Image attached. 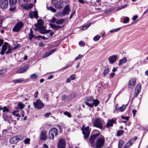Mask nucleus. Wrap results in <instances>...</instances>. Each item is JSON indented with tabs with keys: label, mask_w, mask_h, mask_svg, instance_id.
<instances>
[{
	"label": "nucleus",
	"mask_w": 148,
	"mask_h": 148,
	"mask_svg": "<svg viewBox=\"0 0 148 148\" xmlns=\"http://www.w3.org/2000/svg\"><path fill=\"white\" fill-rule=\"evenodd\" d=\"M23 24L22 22H19L16 23L14 28H21L23 27Z\"/></svg>",
	"instance_id": "nucleus-29"
},
{
	"label": "nucleus",
	"mask_w": 148,
	"mask_h": 148,
	"mask_svg": "<svg viewBox=\"0 0 148 148\" xmlns=\"http://www.w3.org/2000/svg\"><path fill=\"white\" fill-rule=\"evenodd\" d=\"M30 140L29 138H26L25 139L24 142V143L25 144H27L29 143V142Z\"/></svg>",
	"instance_id": "nucleus-46"
},
{
	"label": "nucleus",
	"mask_w": 148,
	"mask_h": 148,
	"mask_svg": "<svg viewBox=\"0 0 148 148\" xmlns=\"http://www.w3.org/2000/svg\"><path fill=\"white\" fill-rule=\"evenodd\" d=\"M28 68L29 66L27 64H24L23 67L22 68L24 71V72H25Z\"/></svg>",
	"instance_id": "nucleus-41"
},
{
	"label": "nucleus",
	"mask_w": 148,
	"mask_h": 148,
	"mask_svg": "<svg viewBox=\"0 0 148 148\" xmlns=\"http://www.w3.org/2000/svg\"><path fill=\"white\" fill-rule=\"evenodd\" d=\"M33 104L34 108L38 109H40L42 108L45 106L44 104L40 99H37L36 102H33Z\"/></svg>",
	"instance_id": "nucleus-2"
},
{
	"label": "nucleus",
	"mask_w": 148,
	"mask_h": 148,
	"mask_svg": "<svg viewBox=\"0 0 148 148\" xmlns=\"http://www.w3.org/2000/svg\"><path fill=\"white\" fill-rule=\"evenodd\" d=\"M84 125H83L82 128V134L84 135V138L85 139H87L89 136L90 132L89 131V127L87 126L85 127L84 128Z\"/></svg>",
	"instance_id": "nucleus-3"
},
{
	"label": "nucleus",
	"mask_w": 148,
	"mask_h": 148,
	"mask_svg": "<svg viewBox=\"0 0 148 148\" xmlns=\"http://www.w3.org/2000/svg\"><path fill=\"white\" fill-rule=\"evenodd\" d=\"M47 8L48 10H50L53 12H55L56 11V10L52 6L47 7Z\"/></svg>",
	"instance_id": "nucleus-34"
},
{
	"label": "nucleus",
	"mask_w": 148,
	"mask_h": 148,
	"mask_svg": "<svg viewBox=\"0 0 148 148\" xmlns=\"http://www.w3.org/2000/svg\"><path fill=\"white\" fill-rule=\"evenodd\" d=\"M8 0H0V7L2 9H5L8 7Z\"/></svg>",
	"instance_id": "nucleus-14"
},
{
	"label": "nucleus",
	"mask_w": 148,
	"mask_h": 148,
	"mask_svg": "<svg viewBox=\"0 0 148 148\" xmlns=\"http://www.w3.org/2000/svg\"><path fill=\"white\" fill-rule=\"evenodd\" d=\"M14 50L13 47H12L10 44H8V50L5 53L6 54L10 53H12V51Z\"/></svg>",
	"instance_id": "nucleus-22"
},
{
	"label": "nucleus",
	"mask_w": 148,
	"mask_h": 148,
	"mask_svg": "<svg viewBox=\"0 0 148 148\" xmlns=\"http://www.w3.org/2000/svg\"><path fill=\"white\" fill-rule=\"evenodd\" d=\"M40 140H45L47 138L46 136V131L44 130L41 131L40 135Z\"/></svg>",
	"instance_id": "nucleus-20"
},
{
	"label": "nucleus",
	"mask_w": 148,
	"mask_h": 148,
	"mask_svg": "<svg viewBox=\"0 0 148 148\" xmlns=\"http://www.w3.org/2000/svg\"><path fill=\"white\" fill-rule=\"evenodd\" d=\"M116 118H113L109 120L108 122L106 123V125L104 126V128H108L110 127H112L114 123H116Z\"/></svg>",
	"instance_id": "nucleus-12"
},
{
	"label": "nucleus",
	"mask_w": 148,
	"mask_h": 148,
	"mask_svg": "<svg viewBox=\"0 0 148 148\" xmlns=\"http://www.w3.org/2000/svg\"><path fill=\"white\" fill-rule=\"evenodd\" d=\"M136 79L135 78H132L130 79L128 85V88L131 89H133L136 85Z\"/></svg>",
	"instance_id": "nucleus-7"
},
{
	"label": "nucleus",
	"mask_w": 148,
	"mask_h": 148,
	"mask_svg": "<svg viewBox=\"0 0 148 148\" xmlns=\"http://www.w3.org/2000/svg\"><path fill=\"white\" fill-rule=\"evenodd\" d=\"M129 20V19L128 17H125L123 21V23H127Z\"/></svg>",
	"instance_id": "nucleus-50"
},
{
	"label": "nucleus",
	"mask_w": 148,
	"mask_h": 148,
	"mask_svg": "<svg viewBox=\"0 0 148 148\" xmlns=\"http://www.w3.org/2000/svg\"><path fill=\"white\" fill-rule=\"evenodd\" d=\"M138 138L137 136L130 139L128 142L125 145L123 148H129L132 146L134 141L136 140Z\"/></svg>",
	"instance_id": "nucleus-10"
},
{
	"label": "nucleus",
	"mask_w": 148,
	"mask_h": 148,
	"mask_svg": "<svg viewBox=\"0 0 148 148\" xmlns=\"http://www.w3.org/2000/svg\"><path fill=\"white\" fill-rule=\"evenodd\" d=\"M20 140V137L18 136H17L11 138L10 140V142L11 144H16Z\"/></svg>",
	"instance_id": "nucleus-16"
},
{
	"label": "nucleus",
	"mask_w": 148,
	"mask_h": 148,
	"mask_svg": "<svg viewBox=\"0 0 148 148\" xmlns=\"http://www.w3.org/2000/svg\"><path fill=\"white\" fill-rule=\"evenodd\" d=\"M8 43L6 42H5L1 47V49L5 51L7 50L8 46Z\"/></svg>",
	"instance_id": "nucleus-30"
},
{
	"label": "nucleus",
	"mask_w": 148,
	"mask_h": 148,
	"mask_svg": "<svg viewBox=\"0 0 148 148\" xmlns=\"http://www.w3.org/2000/svg\"><path fill=\"white\" fill-rule=\"evenodd\" d=\"M50 55L49 52H47L46 53H45V54L43 55V58H45L49 56Z\"/></svg>",
	"instance_id": "nucleus-60"
},
{
	"label": "nucleus",
	"mask_w": 148,
	"mask_h": 148,
	"mask_svg": "<svg viewBox=\"0 0 148 148\" xmlns=\"http://www.w3.org/2000/svg\"><path fill=\"white\" fill-rule=\"evenodd\" d=\"M17 0H9V5L10 6V10L11 11H14L16 8V3Z\"/></svg>",
	"instance_id": "nucleus-11"
},
{
	"label": "nucleus",
	"mask_w": 148,
	"mask_h": 148,
	"mask_svg": "<svg viewBox=\"0 0 148 148\" xmlns=\"http://www.w3.org/2000/svg\"><path fill=\"white\" fill-rule=\"evenodd\" d=\"M124 132L123 130H119L117 132L116 135L118 136H120Z\"/></svg>",
	"instance_id": "nucleus-35"
},
{
	"label": "nucleus",
	"mask_w": 148,
	"mask_h": 148,
	"mask_svg": "<svg viewBox=\"0 0 148 148\" xmlns=\"http://www.w3.org/2000/svg\"><path fill=\"white\" fill-rule=\"evenodd\" d=\"M100 37L99 36H96L93 38V39L95 41H97L99 40Z\"/></svg>",
	"instance_id": "nucleus-48"
},
{
	"label": "nucleus",
	"mask_w": 148,
	"mask_h": 148,
	"mask_svg": "<svg viewBox=\"0 0 148 148\" xmlns=\"http://www.w3.org/2000/svg\"><path fill=\"white\" fill-rule=\"evenodd\" d=\"M98 133L90 136L89 141L90 142L91 147L93 148H101L104 145L105 139L104 137L102 136V138H99L97 139L95 143V140L100 134V132L99 130H96Z\"/></svg>",
	"instance_id": "nucleus-1"
},
{
	"label": "nucleus",
	"mask_w": 148,
	"mask_h": 148,
	"mask_svg": "<svg viewBox=\"0 0 148 148\" xmlns=\"http://www.w3.org/2000/svg\"><path fill=\"white\" fill-rule=\"evenodd\" d=\"M34 35L33 34H29V40H31L33 38Z\"/></svg>",
	"instance_id": "nucleus-59"
},
{
	"label": "nucleus",
	"mask_w": 148,
	"mask_h": 148,
	"mask_svg": "<svg viewBox=\"0 0 148 148\" xmlns=\"http://www.w3.org/2000/svg\"><path fill=\"white\" fill-rule=\"evenodd\" d=\"M138 138L137 136L130 139L128 142L125 145L123 148H129L132 146L134 141L136 140Z\"/></svg>",
	"instance_id": "nucleus-8"
},
{
	"label": "nucleus",
	"mask_w": 148,
	"mask_h": 148,
	"mask_svg": "<svg viewBox=\"0 0 148 148\" xmlns=\"http://www.w3.org/2000/svg\"><path fill=\"white\" fill-rule=\"evenodd\" d=\"M124 141L122 140H120L118 143V148H121L123 145H124Z\"/></svg>",
	"instance_id": "nucleus-31"
},
{
	"label": "nucleus",
	"mask_w": 148,
	"mask_h": 148,
	"mask_svg": "<svg viewBox=\"0 0 148 148\" xmlns=\"http://www.w3.org/2000/svg\"><path fill=\"white\" fill-rule=\"evenodd\" d=\"M70 10L69 5H67L64 8L63 11L65 15L69 14Z\"/></svg>",
	"instance_id": "nucleus-21"
},
{
	"label": "nucleus",
	"mask_w": 148,
	"mask_h": 148,
	"mask_svg": "<svg viewBox=\"0 0 148 148\" xmlns=\"http://www.w3.org/2000/svg\"><path fill=\"white\" fill-rule=\"evenodd\" d=\"M127 61V59L126 58H123L122 59H121L119 61V62L118 64V66H120L123 64L125 63Z\"/></svg>",
	"instance_id": "nucleus-24"
},
{
	"label": "nucleus",
	"mask_w": 148,
	"mask_h": 148,
	"mask_svg": "<svg viewBox=\"0 0 148 148\" xmlns=\"http://www.w3.org/2000/svg\"><path fill=\"white\" fill-rule=\"evenodd\" d=\"M21 28H13L12 31L13 32H18L20 30Z\"/></svg>",
	"instance_id": "nucleus-57"
},
{
	"label": "nucleus",
	"mask_w": 148,
	"mask_h": 148,
	"mask_svg": "<svg viewBox=\"0 0 148 148\" xmlns=\"http://www.w3.org/2000/svg\"><path fill=\"white\" fill-rule=\"evenodd\" d=\"M121 118L122 119H125L126 120H128L129 119V117L128 116H121Z\"/></svg>",
	"instance_id": "nucleus-63"
},
{
	"label": "nucleus",
	"mask_w": 148,
	"mask_h": 148,
	"mask_svg": "<svg viewBox=\"0 0 148 148\" xmlns=\"http://www.w3.org/2000/svg\"><path fill=\"white\" fill-rule=\"evenodd\" d=\"M58 133L57 129L56 128H53L51 129L49 132V134L51 139H53L54 136H56Z\"/></svg>",
	"instance_id": "nucleus-5"
},
{
	"label": "nucleus",
	"mask_w": 148,
	"mask_h": 148,
	"mask_svg": "<svg viewBox=\"0 0 148 148\" xmlns=\"http://www.w3.org/2000/svg\"><path fill=\"white\" fill-rule=\"evenodd\" d=\"M127 106V104L123 105L122 106L119 108V111L120 112H123L125 110Z\"/></svg>",
	"instance_id": "nucleus-32"
},
{
	"label": "nucleus",
	"mask_w": 148,
	"mask_h": 148,
	"mask_svg": "<svg viewBox=\"0 0 148 148\" xmlns=\"http://www.w3.org/2000/svg\"><path fill=\"white\" fill-rule=\"evenodd\" d=\"M72 94H71V95L66 96V100L65 101V102H66V101H68L71 100L72 98Z\"/></svg>",
	"instance_id": "nucleus-42"
},
{
	"label": "nucleus",
	"mask_w": 148,
	"mask_h": 148,
	"mask_svg": "<svg viewBox=\"0 0 148 148\" xmlns=\"http://www.w3.org/2000/svg\"><path fill=\"white\" fill-rule=\"evenodd\" d=\"M23 80V79H16L12 80V82L14 84L20 83L22 82Z\"/></svg>",
	"instance_id": "nucleus-28"
},
{
	"label": "nucleus",
	"mask_w": 148,
	"mask_h": 148,
	"mask_svg": "<svg viewBox=\"0 0 148 148\" xmlns=\"http://www.w3.org/2000/svg\"><path fill=\"white\" fill-rule=\"evenodd\" d=\"M76 75L75 74H73L71 75L70 77L69 78L71 80H73L75 79V76Z\"/></svg>",
	"instance_id": "nucleus-54"
},
{
	"label": "nucleus",
	"mask_w": 148,
	"mask_h": 148,
	"mask_svg": "<svg viewBox=\"0 0 148 148\" xmlns=\"http://www.w3.org/2000/svg\"><path fill=\"white\" fill-rule=\"evenodd\" d=\"M66 143L64 139L60 138L58 143V148H65Z\"/></svg>",
	"instance_id": "nucleus-13"
},
{
	"label": "nucleus",
	"mask_w": 148,
	"mask_h": 148,
	"mask_svg": "<svg viewBox=\"0 0 148 148\" xmlns=\"http://www.w3.org/2000/svg\"><path fill=\"white\" fill-rule=\"evenodd\" d=\"M45 28H34V30L36 31H39L41 34H44L45 33Z\"/></svg>",
	"instance_id": "nucleus-26"
},
{
	"label": "nucleus",
	"mask_w": 148,
	"mask_h": 148,
	"mask_svg": "<svg viewBox=\"0 0 148 148\" xmlns=\"http://www.w3.org/2000/svg\"><path fill=\"white\" fill-rule=\"evenodd\" d=\"M65 21L63 19H60L56 21V23L57 24H62Z\"/></svg>",
	"instance_id": "nucleus-36"
},
{
	"label": "nucleus",
	"mask_w": 148,
	"mask_h": 148,
	"mask_svg": "<svg viewBox=\"0 0 148 148\" xmlns=\"http://www.w3.org/2000/svg\"><path fill=\"white\" fill-rule=\"evenodd\" d=\"M79 44V45H82V46H84L85 45V43L84 42L82 41H80Z\"/></svg>",
	"instance_id": "nucleus-53"
},
{
	"label": "nucleus",
	"mask_w": 148,
	"mask_h": 148,
	"mask_svg": "<svg viewBox=\"0 0 148 148\" xmlns=\"http://www.w3.org/2000/svg\"><path fill=\"white\" fill-rule=\"evenodd\" d=\"M139 93L137 92L136 91H134V94L133 97L132 99V100L135 97H136L139 94Z\"/></svg>",
	"instance_id": "nucleus-47"
},
{
	"label": "nucleus",
	"mask_w": 148,
	"mask_h": 148,
	"mask_svg": "<svg viewBox=\"0 0 148 148\" xmlns=\"http://www.w3.org/2000/svg\"><path fill=\"white\" fill-rule=\"evenodd\" d=\"M93 102L90 104L87 101H85V104L90 108H93L94 106L96 107L98 106L100 103V101L97 99H93Z\"/></svg>",
	"instance_id": "nucleus-4"
},
{
	"label": "nucleus",
	"mask_w": 148,
	"mask_h": 148,
	"mask_svg": "<svg viewBox=\"0 0 148 148\" xmlns=\"http://www.w3.org/2000/svg\"><path fill=\"white\" fill-rule=\"evenodd\" d=\"M38 37L39 38H41L43 40H48V38H47L45 37V36H41L40 35H38Z\"/></svg>",
	"instance_id": "nucleus-55"
},
{
	"label": "nucleus",
	"mask_w": 148,
	"mask_h": 148,
	"mask_svg": "<svg viewBox=\"0 0 148 148\" xmlns=\"http://www.w3.org/2000/svg\"><path fill=\"white\" fill-rule=\"evenodd\" d=\"M18 106L19 107L20 109H22L24 108L25 105L22 102H20L18 103Z\"/></svg>",
	"instance_id": "nucleus-37"
},
{
	"label": "nucleus",
	"mask_w": 148,
	"mask_h": 148,
	"mask_svg": "<svg viewBox=\"0 0 148 148\" xmlns=\"http://www.w3.org/2000/svg\"><path fill=\"white\" fill-rule=\"evenodd\" d=\"M93 99L94 98L93 97L89 96L85 97L84 100H86V101L91 102L92 101Z\"/></svg>",
	"instance_id": "nucleus-23"
},
{
	"label": "nucleus",
	"mask_w": 148,
	"mask_h": 148,
	"mask_svg": "<svg viewBox=\"0 0 148 148\" xmlns=\"http://www.w3.org/2000/svg\"><path fill=\"white\" fill-rule=\"evenodd\" d=\"M121 28H116L113 29H112L110 31V32L111 33H113L117 32Z\"/></svg>",
	"instance_id": "nucleus-49"
},
{
	"label": "nucleus",
	"mask_w": 148,
	"mask_h": 148,
	"mask_svg": "<svg viewBox=\"0 0 148 148\" xmlns=\"http://www.w3.org/2000/svg\"><path fill=\"white\" fill-rule=\"evenodd\" d=\"M93 126L100 129H102L103 126L101 121L98 118H96L93 123Z\"/></svg>",
	"instance_id": "nucleus-6"
},
{
	"label": "nucleus",
	"mask_w": 148,
	"mask_h": 148,
	"mask_svg": "<svg viewBox=\"0 0 148 148\" xmlns=\"http://www.w3.org/2000/svg\"><path fill=\"white\" fill-rule=\"evenodd\" d=\"M51 112L47 113L44 114L46 118H48L50 115H51Z\"/></svg>",
	"instance_id": "nucleus-52"
},
{
	"label": "nucleus",
	"mask_w": 148,
	"mask_h": 148,
	"mask_svg": "<svg viewBox=\"0 0 148 148\" xmlns=\"http://www.w3.org/2000/svg\"><path fill=\"white\" fill-rule=\"evenodd\" d=\"M43 21L42 20L40 19L38 20V23L37 25H38L39 27L38 28H43L42 27V26L43 25ZM36 24H35V26L36 27ZM43 28H44V27Z\"/></svg>",
	"instance_id": "nucleus-27"
},
{
	"label": "nucleus",
	"mask_w": 148,
	"mask_h": 148,
	"mask_svg": "<svg viewBox=\"0 0 148 148\" xmlns=\"http://www.w3.org/2000/svg\"><path fill=\"white\" fill-rule=\"evenodd\" d=\"M54 6L58 9H61L63 6V3L62 0H59L54 3Z\"/></svg>",
	"instance_id": "nucleus-15"
},
{
	"label": "nucleus",
	"mask_w": 148,
	"mask_h": 148,
	"mask_svg": "<svg viewBox=\"0 0 148 148\" xmlns=\"http://www.w3.org/2000/svg\"><path fill=\"white\" fill-rule=\"evenodd\" d=\"M24 71L22 68H21L18 70L17 71V73H24Z\"/></svg>",
	"instance_id": "nucleus-51"
},
{
	"label": "nucleus",
	"mask_w": 148,
	"mask_h": 148,
	"mask_svg": "<svg viewBox=\"0 0 148 148\" xmlns=\"http://www.w3.org/2000/svg\"><path fill=\"white\" fill-rule=\"evenodd\" d=\"M117 57L116 55H113L110 56L108 58L110 64H112L115 62L117 60Z\"/></svg>",
	"instance_id": "nucleus-17"
},
{
	"label": "nucleus",
	"mask_w": 148,
	"mask_h": 148,
	"mask_svg": "<svg viewBox=\"0 0 148 148\" xmlns=\"http://www.w3.org/2000/svg\"><path fill=\"white\" fill-rule=\"evenodd\" d=\"M58 16L61 17H63L65 16L63 11L59 12L58 13Z\"/></svg>",
	"instance_id": "nucleus-44"
},
{
	"label": "nucleus",
	"mask_w": 148,
	"mask_h": 148,
	"mask_svg": "<svg viewBox=\"0 0 148 148\" xmlns=\"http://www.w3.org/2000/svg\"><path fill=\"white\" fill-rule=\"evenodd\" d=\"M29 16L30 18H32L33 17H34L36 19L38 18V13L37 11H34V12L30 11L29 12Z\"/></svg>",
	"instance_id": "nucleus-18"
},
{
	"label": "nucleus",
	"mask_w": 148,
	"mask_h": 148,
	"mask_svg": "<svg viewBox=\"0 0 148 148\" xmlns=\"http://www.w3.org/2000/svg\"><path fill=\"white\" fill-rule=\"evenodd\" d=\"M56 19L54 17H53L50 20V21L52 23H54L56 21Z\"/></svg>",
	"instance_id": "nucleus-64"
},
{
	"label": "nucleus",
	"mask_w": 148,
	"mask_h": 148,
	"mask_svg": "<svg viewBox=\"0 0 148 148\" xmlns=\"http://www.w3.org/2000/svg\"><path fill=\"white\" fill-rule=\"evenodd\" d=\"M141 85L140 84H138L136 86L134 91L140 93L141 90Z\"/></svg>",
	"instance_id": "nucleus-25"
},
{
	"label": "nucleus",
	"mask_w": 148,
	"mask_h": 148,
	"mask_svg": "<svg viewBox=\"0 0 148 148\" xmlns=\"http://www.w3.org/2000/svg\"><path fill=\"white\" fill-rule=\"evenodd\" d=\"M91 24V23H89L83 26L82 28H88Z\"/></svg>",
	"instance_id": "nucleus-45"
},
{
	"label": "nucleus",
	"mask_w": 148,
	"mask_h": 148,
	"mask_svg": "<svg viewBox=\"0 0 148 148\" xmlns=\"http://www.w3.org/2000/svg\"><path fill=\"white\" fill-rule=\"evenodd\" d=\"M109 72V69L108 68H107L105 69L103 72L104 75L105 76L107 75Z\"/></svg>",
	"instance_id": "nucleus-39"
},
{
	"label": "nucleus",
	"mask_w": 148,
	"mask_h": 148,
	"mask_svg": "<svg viewBox=\"0 0 148 148\" xmlns=\"http://www.w3.org/2000/svg\"><path fill=\"white\" fill-rule=\"evenodd\" d=\"M38 77V75L35 74H32L30 76V78L32 79H34Z\"/></svg>",
	"instance_id": "nucleus-40"
},
{
	"label": "nucleus",
	"mask_w": 148,
	"mask_h": 148,
	"mask_svg": "<svg viewBox=\"0 0 148 148\" xmlns=\"http://www.w3.org/2000/svg\"><path fill=\"white\" fill-rule=\"evenodd\" d=\"M2 110L3 113H6V112H8L9 111V109L5 106L2 107Z\"/></svg>",
	"instance_id": "nucleus-38"
},
{
	"label": "nucleus",
	"mask_w": 148,
	"mask_h": 148,
	"mask_svg": "<svg viewBox=\"0 0 148 148\" xmlns=\"http://www.w3.org/2000/svg\"><path fill=\"white\" fill-rule=\"evenodd\" d=\"M64 114L65 115H66L69 117H71V115L69 112L65 111L64 112Z\"/></svg>",
	"instance_id": "nucleus-43"
},
{
	"label": "nucleus",
	"mask_w": 148,
	"mask_h": 148,
	"mask_svg": "<svg viewBox=\"0 0 148 148\" xmlns=\"http://www.w3.org/2000/svg\"><path fill=\"white\" fill-rule=\"evenodd\" d=\"M82 57V56L81 54H79V55L77 57L75 58V60H77L79 59L80 58H81Z\"/></svg>",
	"instance_id": "nucleus-62"
},
{
	"label": "nucleus",
	"mask_w": 148,
	"mask_h": 148,
	"mask_svg": "<svg viewBox=\"0 0 148 148\" xmlns=\"http://www.w3.org/2000/svg\"><path fill=\"white\" fill-rule=\"evenodd\" d=\"M33 5L31 3L25 5L24 8L26 10H28L32 8L33 7Z\"/></svg>",
	"instance_id": "nucleus-33"
},
{
	"label": "nucleus",
	"mask_w": 148,
	"mask_h": 148,
	"mask_svg": "<svg viewBox=\"0 0 148 148\" xmlns=\"http://www.w3.org/2000/svg\"><path fill=\"white\" fill-rule=\"evenodd\" d=\"M2 116L5 121H7L10 119L11 115L10 114H7V113H3Z\"/></svg>",
	"instance_id": "nucleus-19"
},
{
	"label": "nucleus",
	"mask_w": 148,
	"mask_h": 148,
	"mask_svg": "<svg viewBox=\"0 0 148 148\" xmlns=\"http://www.w3.org/2000/svg\"><path fill=\"white\" fill-rule=\"evenodd\" d=\"M138 138L137 136L130 139L128 142L125 145L123 148H129L132 146L134 141L136 140Z\"/></svg>",
	"instance_id": "nucleus-9"
},
{
	"label": "nucleus",
	"mask_w": 148,
	"mask_h": 148,
	"mask_svg": "<svg viewBox=\"0 0 148 148\" xmlns=\"http://www.w3.org/2000/svg\"><path fill=\"white\" fill-rule=\"evenodd\" d=\"M21 47V44H17L16 45L13 47V49L14 50L17 49L19 47Z\"/></svg>",
	"instance_id": "nucleus-58"
},
{
	"label": "nucleus",
	"mask_w": 148,
	"mask_h": 148,
	"mask_svg": "<svg viewBox=\"0 0 148 148\" xmlns=\"http://www.w3.org/2000/svg\"><path fill=\"white\" fill-rule=\"evenodd\" d=\"M66 96L65 95H62L61 98V100L65 101L66 100Z\"/></svg>",
	"instance_id": "nucleus-56"
},
{
	"label": "nucleus",
	"mask_w": 148,
	"mask_h": 148,
	"mask_svg": "<svg viewBox=\"0 0 148 148\" xmlns=\"http://www.w3.org/2000/svg\"><path fill=\"white\" fill-rule=\"evenodd\" d=\"M56 49H53L50 50L49 52L50 55L52 53L56 51Z\"/></svg>",
	"instance_id": "nucleus-61"
}]
</instances>
